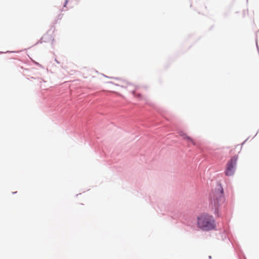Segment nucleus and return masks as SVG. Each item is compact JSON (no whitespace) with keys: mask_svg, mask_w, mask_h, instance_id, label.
<instances>
[{"mask_svg":"<svg viewBox=\"0 0 259 259\" xmlns=\"http://www.w3.org/2000/svg\"><path fill=\"white\" fill-rule=\"evenodd\" d=\"M80 193H79V194H76V197L78 196V195H80Z\"/></svg>","mask_w":259,"mask_h":259,"instance_id":"obj_12","label":"nucleus"},{"mask_svg":"<svg viewBox=\"0 0 259 259\" xmlns=\"http://www.w3.org/2000/svg\"><path fill=\"white\" fill-rule=\"evenodd\" d=\"M63 15L62 14H59L57 16V18L58 20H61L62 18Z\"/></svg>","mask_w":259,"mask_h":259,"instance_id":"obj_7","label":"nucleus"},{"mask_svg":"<svg viewBox=\"0 0 259 259\" xmlns=\"http://www.w3.org/2000/svg\"><path fill=\"white\" fill-rule=\"evenodd\" d=\"M16 193H17V191L13 192V194H16Z\"/></svg>","mask_w":259,"mask_h":259,"instance_id":"obj_11","label":"nucleus"},{"mask_svg":"<svg viewBox=\"0 0 259 259\" xmlns=\"http://www.w3.org/2000/svg\"><path fill=\"white\" fill-rule=\"evenodd\" d=\"M237 158L238 157L237 156H234L227 163L225 171V174L226 176H231L234 174Z\"/></svg>","mask_w":259,"mask_h":259,"instance_id":"obj_3","label":"nucleus"},{"mask_svg":"<svg viewBox=\"0 0 259 259\" xmlns=\"http://www.w3.org/2000/svg\"><path fill=\"white\" fill-rule=\"evenodd\" d=\"M55 62H56V63H57L58 64H59V63H60V62L58 61V60H57V59H55Z\"/></svg>","mask_w":259,"mask_h":259,"instance_id":"obj_10","label":"nucleus"},{"mask_svg":"<svg viewBox=\"0 0 259 259\" xmlns=\"http://www.w3.org/2000/svg\"><path fill=\"white\" fill-rule=\"evenodd\" d=\"M197 226L202 230L210 231L215 227V220L212 215L203 213L197 217Z\"/></svg>","mask_w":259,"mask_h":259,"instance_id":"obj_1","label":"nucleus"},{"mask_svg":"<svg viewBox=\"0 0 259 259\" xmlns=\"http://www.w3.org/2000/svg\"><path fill=\"white\" fill-rule=\"evenodd\" d=\"M68 2V0H65L64 4L63 5L64 7H66V5L67 4Z\"/></svg>","mask_w":259,"mask_h":259,"instance_id":"obj_8","label":"nucleus"},{"mask_svg":"<svg viewBox=\"0 0 259 259\" xmlns=\"http://www.w3.org/2000/svg\"><path fill=\"white\" fill-rule=\"evenodd\" d=\"M180 136H181L185 140H186L188 141H189L190 142H191L193 145H196V143L194 141V140L191 138V137L188 136L187 135H186L184 133H181L180 134Z\"/></svg>","mask_w":259,"mask_h":259,"instance_id":"obj_5","label":"nucleus"},{"mask_svg":"<svg viewBox=\"0 0 259 259\" xmlns=\"http://www.w3.org/2000/svg\"><path fill=\"white\" fill-rule=\"evenodd\" d=\"M34 63L38 66H41L38 63L35 62V61H34Z\"/></svg>","mask_w":259,"mask_h":259,"instance_id":"obj_9","label":"nucleus"},{"mask_svg":"<svg viewBox=\"0 0 259 259\" xmlns=\"http://www.w3.org/2000/svg\"><path fill=\"white\" fill-rule=\"evenodd\" d=\"M50 40H52V41H54V39L52 38V36L51 35L46 34L43 36H42L40 40L36 42L34 45H36L38 44H41L43 42H48Z\"/></svg>","mask_w":259,"mask_h":259,"instance_id":"obj_4","label":"nucleus"},{"mask_svg":"<svg viewBox=\"0 0 259 259\" xmlns=\"http://www.w3.org/2000/svg\"><path fill=\"white\" fill-rule=\"evenodd\" d=\"M15 53V51H7L6 52H0V54H4V53Z\"/></svg>","mask_w":259,"mask_h":259,"instance_id":"obj_6","label":"nucleus"},{"mask_svg":"<svg viewBox=\"0 0 259 259\" xmlns=\"http://www.w3.org/2000/svg\"><path fill=\"white\" fill-rule=\"evenodd\" d=\"M212 197L214 205L216 207H218L224 202L223 189L221 186H219L218 189L212 192Z\"/></svg>","mask_w":259,"mask_h":259,"instance_id":"obj_2","label":"nucleus"}]
</instances>
